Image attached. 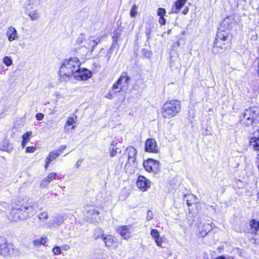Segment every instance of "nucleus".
Masks as SVG:
<instances>
[{"label":"nucleus","mask_w":259,"mask_h":259,"mask_svg":"<svg viewBox=\"0 0 259 259\" xmlns=\"http://www.w3.org/2000/svg\"><path fill=\"white\" fill-rule=\"evenodd\" d=\"M76 115H73V116H70L67 118V120L66 122V123L65 124V130L67 131H69V129L67 128V126H71L72 125V127L71 129L73 130L75 128V126L73 125V124L75 123L76 119Z\"/></svg>","instance_id":"b1692460"},{"label":"nucleus","mask_w":259,"mask_h":259,"mask_svg":"<svg viewBox=\"0 0 259 259\" xmlns=\"http://www.w3.org/2000/svg\"><path fill=\"white\" fill-rule=\"evenodd\" d=\"M154 241L158 246L162 247V244L163 243V240L162 237L159 236L157 239H155Z\"/></svg>","instance_id":"58836bf2"},{"label":"nucleus","mask_w":259,"mask_h":259,"mask_svg":"<svg viewBox=\"0 0 259 259\" xmlns=\"http://www.w3.org/2000/svg\"><path fill=\"white\" fill-rule=\"evenodd\" d=\"M130 79V77L127 76V72H123L117 81L113 85L112 88V92L114 93L120 92L122 89L121 83L123 82L124 83H127Z\"/></svg>","instance_id":"9d476101"},{"label":"nucleus","mask_w":259,"mask_h":259,"mask_svg":"<svg viewBox=\"0 0 259 259\" xmlns=\"http://www.w3.org/2000/svg\"><path fill=\"white\" fill-rule=\"evenodd\" d=\"M189 11V8L188 7H186L184 8V9L182 11V14L184 15H186Z\"/></svg>","instance_id":"de8ad7c7"},{"label":"nucleus","mask_w":259,"mask_h":259,"mask_svg":"<svg viewBox=\"0 0 259 259\" xmlns=\"http://www.w3.org/2000/svg\"><path fill=\"white\" fill-rule=\"evenodd\" d=\"M31 132H27L22 136L23 140L21 143V146L23 148L25 147L26 144L29 141L30 137H31Z\"/></svg>","instance_id":"a878e982"},{"label":"nucleus","mask_w":259,"mask_h":259,"mask_svg":"<svg viewBox=\"0 0 259 259\" xmlns=\"http://www.w3.org/2000/svg\"><path fill=\"white\" fill-rule=\"evenodd\" d=\"M52 251L55 255H59L62 253L61 249L59 246L54 247L52 249Z\"/></svg>","instance_id":"4c0bfd02"},{"label":"nucleus","mask_w":259,"mask_h":259,"mask_svg":"<svg viewBox=\"0 0 259 259\" xmlns=\"http://www.w3.org/2000/svg\"><path fill=\"white\" fill-rule=\"evenodd\" d=\"M116 153H117L116 149H115L114 147H113V148L110 153V157H114V156L116 155Z\"/></svg>","instance_id":"c03bdc74"},{"label":"nucleus","mask_w":259,"mask_h":259,"mask_svg":"<svg viewBox=\"0 0 259 259\" xmlns=\"http://www.w3.org/2000/svg\"><path fill=\"white\" fill-rule=\"evenodd\" d=\"M121 34V30L119 29L115 30L113 33L112 40L113 42H117L118 38Z\"/></svg>","instance_id":"c756f323"},{"label":"nucleus","mask_w":259,"mask_h":259,"mask_svg":"<svg viewBox=\"0 0 259 259\" xmlns=\"http://www.w3.org/2000/svg\"><path fill=\"white\" fill-rule=\"evenodd\" d=\"M170 30H169L168 31V34H169V33H170Z\"/></svg>","instance_id":"13d9d810"},{"label":"nucleus","mask_w":259,"mask_h":259,"mask_svg":"<svg viewBox=\"0 0 259 259\" xmlns=\"http://www.w3.org/2000/svg\"><path fill=\"white\" fill-rule=\"evenodd\" d=\"M166 13V10L162 8H159L157 10V15L159 17H164V16L165 15Z\"/></svg>","instance_id":"e433bc0d"},{"label":"nucleus","mask_w":259,"mask_h":259,"mask_svg":"<svg viewBox=\"0 0 259 259\" xmlns=\"http://www.w3.org/2000/svg\"><path fill=\"white\" fill-rule=\"evenodd\" d=\"M230 36L228 32L218 31L213 42L214 48L226 49L229 44Z\"/></svg>","instance_id":"423d86ee"},{"label":"nucleus","mask_w":259,"mask_h":259,"mask_svg":"<svg viewBox=\"0 0 259 259\" xmlns=\"http://www.w3.org/2000/svg\"><path fill=\"white\" fill-rule=\"evenodd\" d=\"M29 16L32 20H36L39 17L38 13L36 10L30 12L29 14Z\"/></svg>","instance_id":"2f4dec72"},{"label":"nucleus","mask_w":259,"mask_h":259,"mask_svg":"<svg viewBox=\"0 0 259 259\" xmlns=\"http://www.w3.org/2000/svg\"><path fill=\"white\" fill-rule=\"evenodd\" d=\"M38 218L41 222L44 223L48 219V213L46 211H43L38 214Z\"/></svg>","instance_id":"c85d7f7f"},{"label":"nucleus","mask_w":259,"mask_h":259,"mask_svg":"<svg viewBox=\"0 0 259 259\" xmlns=\"http://www.w3.org/2000/svg\"><path fill=\"white\" fill-rule=\"evenodd\" d=\"M80 65V61L77 57H72L64 60L59 70L61 78L65 80L71 76H74Z\"/></svg>","instance_id":"f257e3e1"},{"label":"nucleus","mask_w":259,"mask_h":259,"mask_svg":"<svg viewBox=\"0 0 259 259\" xmlns=\"http://www.w3.org/2000/svg\"><path fill=\"white\" fill-rule=\"evenodd\" d=\"M34 213V210L31 206H21L19 208H14L11 212L12 220L14 221L20 220H25L30 217Z\"/></svg>","instance_id":"20e7f679"},{"label":"nucleus","mask_w":259,"mask_h":259,"mask_svg":"<svg viewBox=\"0 0 259 259\" xmlns=\"http://www.w3.org/2000/svg\"><path fill=\"white\" fill-rule=\"evenodd\" d=\"M105 235L104 231L100 228H96L94 231L93 237L95 240H97L99 238L103 239Z\"/></svg>","instance_id":"393cba45"},{"label":"nucleus","mask_w":259,"mask_h":259,"mask_svg":"<svg viewBox=\"0 0 259 259\" xmlns=\"http://www.w3.org/2000/svg\"><path fill=\"white\" fill-rule=\"evenodd\" d=\"M6 151H7L8 152H10L11 151V150L8 149V150H5Z\"/></svg>","instance_id":"6e6d98bb"},{"label":"nucleus","mask_w":259,"mask_h":259,"mask_svg":"<svg viewBox=\"0 0 259 259\" xmlns=\"http://www.w3.org/2000/svg\"><path fill=\"white\" fill-rule=\"evenodd\" d=\"M137 150L132 146L128 147L124 151L123 156L120 157L119 160L123 162L124 159L127 160L125 166L129 165H134L136 161Z\"/></svg>","instance_id":"0eeeda50"},{"label":"nucleus","mask_w":259,"mask_h":259,"mask_svg":"<svg viewBox=\"0 0 259 259\" xmlns=\"http://www.w3.org/2000/svg\"><path fill=\"white\" fill-rule=\"evenodd\" d=\"M103 54H105V57H107V61H108L110 58V56L109 55H108V53L107 52H106L105 50H104V49H101V52L98 55V58L102 57L103 56Z\"/></svg>","instance_id":"c9c22d12"},{"label":"nucleus","mask_w":259,"mask_h":259,"mask_svg":"<svg viewBox=\"0 0 259 259\" xmlns=\"http://www.w3.org/2000/svg\"><path fill=\"white\" fill-rule=\"evenodd\" d=\"M234 21L230 18L227 17L222 21L218 31L228 32L232 29Z\"/></svg>","instance_id":"dca6fc26"},{"label":"nucleus","mask_w":259,"mask_h":259,"mask_svg":"<svg viewBox=\"0 0 259 259\" xmlns=\"http://www.w3.org/2000/svg\"><path fill=\"white\" fill-rule=\"evenodd\" d=\"M145 150L148 152L157 153L158 148L156 141L154 139H148L145 143Z\"/></svg>","instance_id":"2eb2a0df"},{"label":"nucleus","mask_w":259,"mask_h":259,"mask_svg":"<svg viewBox=\"0 0 259 259\" xmlns=\"http://www.w3.org/2000/svg\"><path fill=\"white\" fill-rule=\"evenodd\" d=\"M137 186L142 191H146L150 186V182L145 177L140 176L137 181Z\"/></svg>","instance_id":"4468645a"},{"label":"nucleus","mask_w":259,"mask_h":259,"mask_svg":"<svg viewBox=\"0 0 259 259\" xmlns=\"http://www.w3.org/2000/svg\"><path fill=\"white\" fill-rule=\"evenodd\" d=\"M214 259H227V258L224 256H219L218 257L215 258Z\"/></svg>","instance_id":"3c124183"},{"label":"nucleus","mask_w":259,"mask_h":259,"mask_svg":"<svg viewBox=\"0 0 259 259\" xmlns=\"http://www.w3.org/2000/svg\"><path fill=\"white\" fill-rule=\"evenodd\" d=\"M138 7L136 5H134L130 12V15L131 17H134L137 15L138 13Z\"/></svg>","instance_id":"72a5a7b5"},{"label":"nucleus","mask_w":259,"mask_h":259,"mask_svg":"<svg viewBox=\"0 0 259 259\" xmlns=\"http://www.w3.org/2000/svg\"><path fill=\"white\" fill-rule=\"evenodd\" d=\"M159 22L161 25H165L166 23V20L164 17H160Z\"/></svg>","instance_id":"a18cd8bd"},{"label":"nucleus","mask_w":259,"mask_h":259,"mask_svg":"<svg viewBox=\"0 0 259 259\" xmlns=\"http://www.w3.org/2000/svg\"><path fill=\"white\" fill-rule=\"evenodd\" d=\"M181 108V103L178 100L167 101L162 106V116L167 118L173 117L180 112Z\"/></svg>","instance_id":"7ed1b4c3"},{"label":"nucleus","mask_w":259,"mask_h":259,"mask_svg":"<svg viewBox=\"0 0 259 259\" xmlns=\"http://www.w3.org/2000/svg\"><path fill=\"white\" fill-rule=\"evenodd\" d=\"M47 241L46 237H41L40 239H35L33 241V243L35 246H39L44 245Z\"/></svg>","instance_id":"bb28decb"},{"label":"nucleus","mask_w":259,"mask_h":259,"mask_svg":"<svg viewBox=\"0 0 259 259\" xmlns=\"http://www.w3.org/2000/svg\"><path fill=\"white\" fill-rule=\"evenodd\" d=\"M104 35L91 36L89 37V46L88 52L92 53L94 48L104 38Z\"/></svg>","instance_id":"ddd939ff"},{"label":"nucleus","mask_w":259,"mask_h":259,"mask_svg":"<svg viewBox=\"0 0 259 259\" xmlns=\"http://www.w3.org/2000/svg\"><path fill=\"white\" fill-rule=\"evenodd\" d=\"M89 37L86 38L84 40L83 44L81 46L82 47L85 48L88 50H89Z\"/></svg>","instance_id":"79ce46f5"},{"label":"nucleus","mask_w":259,"mask_h":259,"mask_svg":"<svg viewBox=\"0 0 259 259\" xmlns=\"http://www.w3.org/2000/svg\"><path fill=\"white\" fill-rule=\"evenodd\" d=\"M257 197L259 198V192L257 193Z\"/></svg>","instance_id":"bf43d9fd"},{"label":"nucleus","mask_w":259,"mask_h":259,"mask_svg":"<svg viewBox=\"0 0 259 259\" xmlns=\"http://www.w3.org/2000/svg\"><path fill=\"white\" fill-rule=\"evenodd\" d=\"M205 227H207L209 230H210L211 228V226L209 225V224H207L206 226H205Z\"/></svg>","instance_id":"5fc2aeb1"},{"label":"nucleus","mask_w":259,"mask_h":259,"mask_svg":"<svg viewBox=\"0 0 259 259\" xmlns=\"http://www.w3.org/2000/svg\"><path fill=\"white\" fill-rule=\"evenodd\" d=\"M36 150V147L33 146L27 147L26 149V152L27 153H33Z\"/></svg>","instance_id":"ea45409f"},{"label":"nucleus","mask_w":259,"mask_h":259,"mask_svg":"<svg viewBox=\"0 0 259 259\" xmlns=\"http://www.w3.org/2000/svg\"><path fill=\"white\" fill-rule=\"evenodd\" d=\"M107 97L110 99H112L113 98V93H111V92H110L107 96Z\"/></svg>","instance_id":"8fccbe9b"},{"label":"nucleus","mask_w":259,"mask_h":259,"mask_svg":"<svg viewBox=\"0 0 259 259\" xmlns=\"http://www.w3.org/2000/svg\"><path fill=\"white\" fill-rule=\"evenodd\" d=\"M150 30H149L148 31H147L146 32V35H147V37L148 38H149V37H150Z\"/></svg>","instance_id":"603ef678"},{"label":"nucleus","mask_w":259,"mask_h":259,"mask_svg":"<svg viewBox=\"0 0 259 259\" xmlns=\"http://www.w3.org/2000/svg\"><path fill=\"white\" fill-rule=\"evenodd\" d=\"M150 234L154 240L157 239L160 236L158 231L156 229H152L150 232Z\"/></svg>","instance_id":"f704fd0d"},{"label":"nucleus","mask_w":259,"mask_h":259,"mask_svg":"<svg viewBox=\"0 0 259 259\" xmlns=\"http://www.w3.org/2000/svg\"><path fill=\"white\" fill-rule=\"evenodd\" d=\"M3 63L7 66H10L12 64L11 58L8 56H6L3 58Z\"/></svg>","instance_id":"473e14b6"},{"label":"nucleus","mask_w":259,"mask_h":259,"mask_svg":"<svg viewBox=\"0 0 259 259\" xmlns=\"http://www.w3.org/2000/svg\"><path fill=\"white\" fill-rule=\"evenodd\" d=\"M66 148V145H61L59 147L58 150H57L56 151H58L59 153H61L62 151L65 150Z\"/></svg>","instance_id":"49530a36"},{"label":"nucleus","mask_w":259,"mask_h":259,"mask_svg":"<svg viewBox=\"0 0 259 259\" xmlns=\"http://www.w3.org/2000/svg\"><path fill=\"white\" fill-rule=\"evenodd\" d=\"M82 159H79L77 161V162L76 163V167L77 168L79 167V166H80V165L81 163H82Z\"/></svg>","instance_id":"09e8293b"},{"label":"nucleus","mask_w":259,"mask_h":259,"mask_svg":"<svg viewBox=\"0 0 259 259\" xmlns=\"http://www.w3.org/2000/svg\"><path fill=\"white\" fill-rule=\"evenodd\" d=\"M91 76L92 73L90 70L86 68H80L78 67V70L76 71L73 77L76 80H86L90 78Z\"/></svg>","instance_id":"f8f14e48"},{"label":"nucleus","mask_w":259,"mask_h":259,"mask_svg":"<svg viewBox=\"0 0 259 259\" xmlns=\"http://www.w3.org/2000/svg\"><path fill=\"white\" fill-rule=\"evenodd\" d=\"M56 176L57 174L56 172H51L49 174L47 177L42 180L40 183V187L41 188L48 187L49 184L55 179Z\"/></svg>","instance_id":"aec40b11"},{"label":"nucleus","mask_w":259,"mask_h":259,"mask_svg":"<svg viewBox=\"0 0 259 259\" xmlns=\"http://www.w3.org/2000/svg\"><path fill=\"white\" fill-rule=\"evenodd\" d=\"M65 217V215L62 214L54 217L51 220L47 222L45 226L50 228H58L63 223Z\"/></svg>","instance_id":"9b49d317"},{"label":"nucleus","mask_w":259,"mask_h":259,"mask_svg":"<svg viewBox=\"0 0 259 259\" xmlns=\"http://www.w3.org/2000/svg\"><path fill=\"white\" fill-rule=\"evenodd\" d=\"M251 233L254 235V239L259 241V221L252 220L250 222Z\"/></svg>","instance_id":"a211bd4d"},{"label":"nucleus","mask_w":259,"mask_h":259,"mask_svg":"<svg viewBox=\"0 0 259 259\" xmlns=\"http://www.w3.org/2000/svg\"><path fill=\"white\" fill-rule=\"evenodd\" d=\"M11 206L10 204L4 201L0 202V210L3 211H6L10 209Z\"/></svg>","instance_id":"cd10ccee"},{"label":"nucleus","mask_w":259,"mask_h":259,"mask_svg":"<svg viewBox=\"0 0 259 259\" xmlns=\"http://www.w3.org/2000/svg\"><path fill=\"white\" fill-rule=\"evenodd\" d=\"M102 240L107 247H113L114 245V239L113 237L111 235H105L103 238Z\"/></svg>","instance_id":"412c9836"},{"label":"nucleus","mask_w":259,"mask_h":259,"mask_svg":"<svg viewBox=\"0 0 259 259\" xmlns=\"http://www.w3.org/2000/svg\"><path fill=\"white\" fill-rule=\"evenodd\" d=\"M187 0H177L175 3V8L171 9V12L174 13H178L180 9L185 5Z\"/></svg>","instance_id":"5701e85b"},{"label":"nucleus","mask_w":259,"mask_h":259,"mask_svg":"<svg viewBox=\"0 0 259 259\" xmlns=\"http://www.w3.org/2000/svg\"><path fill=\"white\" fill-rule=\"evenodd\" d=\"M240 122L246 126H257L259 123V108L253 106L246 109L240 116Z\"/></svg>","instance_id":"f03ea898"},{"label":"nucleus","mask_w":259,"mask_h":259,"mask_svg":"<svg viewBox=\"0 0 259 259\" xmlns=\"http://www.w3.org/2000/svg\"><path fill=\"white\" fill-rule=\"evenodd\" d=\"M44 117V115L42 113H38L36 115V118L37 120H41Z\"/></svg>","instance_id":"37998d69"},{"label":"nucleus","mask_w":259,"mask_h":259,"mask_svg":"<svg viewBox=\"0 0 259 259\" xmlns=\"http://www.w3.org/2000/svg\"><path fill=\"white\" fill-rule=\"evenodd\" d=\"M14 251L13 245L7 243L4 237L0 236V254L4 256H7L13 254Z\"/></svg>","instance_id":"6e6552de"},{"label":"nucleus","mask_w":259,"mask_h":259,"mask_svg":"<svg viewBox=\"0 0 259 259\" xmlns=\"http://www.w3.org/2000/svg\"><path fill=\"white\" fill-rule=\"evenodd\" d=\"M85 38H86V37L84 34H83V33L80 34V35L78 36V37H77V38L76 39V42H77V45L81 46L82 45V44H83V42H84V40L85 39Z\"/></svg>","instance_id":"7c9ffc66"},{"label":"nucleus","mask_w":259,"mask_h":259,"mask_svg":"<svg viewBox=\"0 0 259 259\" xmlns=\"http://www.w3.org/2000/svg\"><path fill=\"white\" fill-rule=\"evenodd\" d=\"M130 229L131 227L129 226H118L116 228V231L124 239H128L131 237Z\"/></svg>","instance_id":"f3484780"},{"label":"nucleus","mask_w":259,"mask_h":259,"mask_svg":"<svg viewBox=\"0 0 259 259\" xmlns=\"http://www.w3.org/2000/svg\"><path fill=\"white\" fill-rule=\"evenodd\" d=\"M7 36L9 41H12L18 38V33L16 29L12 27H9L7 31Z\"/></svg>","instance_id":"6ab92c4d"},{"label":"nucleus","mask_w":259,"mask_h":259,"mask_svg":"<svg viewBox=\"0 0 259 259\" xmlns=\"http://www.w3.org/2000/svg\"><path fill=\"white\" fill-rule=\"evenodd\" d=\"M187 204H188V205H190V203H189V201H188V200H187Z\"/></svg>","instance_id":"4d7b16f0"},{"label":"nucleus","mask_w":259,"mask_h":259,"mask_svg":"<svg viewBox=\"0 0 259 259\" xmlns=\"http://www.w3.org/2000/svg\"><path fill=\"white\" fill-rule=\"evenodd\" d=\"M69 248H70V247H69V245H65V246H64V249H65V250H68Z\"/></svg>","instance_id":"864d4df0"},{"label":"nucleus","mask_w":259,"mask_h":259,"mask_svg":"<svg viewBox=\"0 0 259 259\" xmlns=\"http://www.w3.org/2000/svg\"><path fill=\"white\" fill-rule=\"evenodd\" d=\"M60 155V153L58 151L55 150L50 152L49 156L46 158V164L45 165V168H47L49 163L55 159Z\"/></svg>","instance_id":"4be33fe9"},{"label":"nucleus","mask_w":259,"mask_h":259,"mask_svg":"<svg viewBox=\"0 0 259 259\" xmlns=\"http://www.w3.org/2000/svg\"><path fill=\"white\" fill-rule=\"evenodd\" d=\"M145 169L148 172L157 173L160 170V163L159 161L153 159H148L143 162Z\"/></svg>","instance_id":"1a4fd4ad"},{"label":"nucleus","mask_w":259,"mask_h":259,"mask_svg":"<svg viewBox=\"0 0 259 259\" xmlns=\"http://www.w3.org/2000/svg\"><path fill=\"white\" fill-rule=\"evenodd\" d=\"M83 212L90 222L95 223L98 221L100 212L98 206L92 204H87L83 207Z\"/></svg>","instance_id":"39448f33"},{"label":"nucleus","mask_w":259,"mask_h":259,"mask_svg":"<svg viewBox=\"0 0 259 259\" xmlns=\"http://www.w3.org/2000/svg\"><path fill=\"white\" fill-rule=\"evenodd\" d=\"M153 215L152 212L151 210H148L147 211V218H146L147 220L148 221L151 220L153 219Z\"/></svg>","instance_id":"a19ab883"}]
</instances>
